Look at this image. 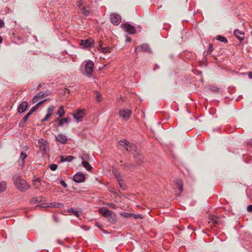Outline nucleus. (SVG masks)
Here are the masks:
<instances>
[{
  "mask_svg": "<svg viewBox=\"0 0 252 252\" xmlns=\"http://www.w3.org/2000/svg\"><path fill=\"white\" fill-rule=\"evenodd\" d=\"M133 155H134V157H135V155L133 153Z\"/></svg>",
  "mask_w": 252,
  "mask_h": 252,
  "instance_id": "nucleus-58",
  "label": "nucleus"
},
{
  "mask_svg": "<svg viewBox=\"0 0 252 252\" xmlns=\"http://www.w3.org/2000/svg\"><path fill=\"white\" fill-rule=\"evenodd\" d=\"M126 166L129 168V169H131L132 167L133 166H134L133 165H132V164H129V165H126Z\"/></svg>",
  "mask_w": 252,
  "mask_h": 252,
  "instance_id": "nucleus-50",
  "label": "nucleus"
},
{
  "mask_svg": "<svg viewBox=\"0 0 252 252\" xmlns=\"http://www.w3.org/2000/svg\"><path fill=\"white\" fill-rule=\"evenodd\" d=\"M53 206L55 207L62 208L63 206V205L62 203H54Z\"/></svg>",
  "mask_w": 252,
  "mask_h": 252,
  "instance_id": "nucleus-35",
  "label": "nucleus"
},
{
  "mask_svg": "<svg viewBox=\"0 0 252 252\" xmlns=\"http://www.w3.org/2000/svg\"><path fill=\"white\" fill-rule=\"evenodd\" d=\"M212 220L213 221V222L216 224H219L220 223V220L219 218L217 217H213L212 218Z\"/></svg>",
  "mask_w": 252,
  "mask_h": 252,
  "instance_id": "nucleus-31",
  "label": "nucleus"
},
{
  "mask_svg": "<svg viewBox=\"0 0 252 252\" xmlns=\"http://www.w3.org/2000/svg\"><path fill=\"white\" fill-rule=\"evenodd\" d=\"M235 36L240 41H242L244 38V32L240 31L238 30H235L234 32Z\"/></svg>",
  "mask_w": 252,
  "mask_h": 252,
  "instance_id": "nucleus-17",
  "label": "nucleus"
},
{
  "mask_svg": "<svg viewBox=\"0 0 252 252\" xmlns=\"http://www.w3.org/2000/svg\"><path fill=\"white\" fill-rule=\"evenodd\" d=\"M57 165L56 164H52L50 165V168L52 171H55L57 168Z\"/></svg>",
  "mask_w": 252,
  "mask_h": 252,
  "instance_id": "nucleus-34",
  "label": "nucleus"
},
{
  "mask_svg": "<svg viewBox=\"0 0 252 252\" xmlns=\"http://www.w3.org/2000/svg\"><path fill=\"white\" fill-rule=\"evenodd\" d=\"M119 145L122 146L123 148H124L127 151H129L131 150H133L134 149L136 148L134 146H130V143L125 140L120 141L119 142Z\"/></svg>",
  "mask_w": 252,
  "mask_h": 252,
  "instance_id": "nucleus-8",
  "label": "nucleus"
},
{
  "mask_svg": "<svg viewBox=\"0 0 252 252\" xmlns=\"http://www.w3.org/2000/svg\"><path fill=\"white\" fill-rule=\"evenodd\" d=\"M217 39L219 40V41H221V42H224V43H227V39L224 36H221V35H218L217 37Z\"/></svg>",
  "mask_w": 252,
  "mask_h": 252,
  "instance_id": "nucleus-28",
  "label": "nucleus"
},
{
  "mask_svg": "<svg viewBox=\"0 0 252 252\" xmlns=\"http://www.w3.org/2000/svg\"><path fill=\"white\" fill-rule=\"evenodd\" d=\"M14 183L16 188L21 191L24 192L29 189L30 185L20 176L15 175L13 177Z\"/></svg>",
  "mask_w": 252,
  "mask_h": 252,
  "instance_id": "nucleus-1",
  "label": "nucleus"
},
{
  "mask_svg": "<svg viewBox=\"0 0 252 252\" xmlns=\"http://www.w3.org/2000/svg\"><path fill=\"white\" fill-rule=\"evenodd\" d=\"M60 184L64 188H66L67 187V184L65 183V182L63 180H61L60 181Z\"/></svg>",
  "mask_w": 252,
  "mask_h": 252,
  "instance_id": "nucleus-39",
  "label": "nucleus"
},
{
  "mask_svg": "<svg viewBox=\"0 0 252 252\" xmlns=\"http://www.w3.org/2000/svg\"><path fill=\"white\" fill-rule=\"evenodd\" d=\"M121 215L122 216H123L124 218H130L132 216L133 214L131 213H128L126 212H123L121 213Z\"/></svg>",
  "mask_w": 252,
  "mask_h": 252,
  "instance_id": "nucleus-30",
  "label": "nucleus"
},
{
  "mask_svg": "<svg viewBox=\"0 0 252 252\" xmlns=\"http://www.w3.org/2000/svg\"><path fill=\"white\" fill-rule=\"evenodd\" d=\"M83 65L86 75L88 77H90L94 68V63L93 62L90 60L86 61L83 62Z\"/></svg>",
  "mask_w": 252,
  "mask_h": 252,
  "instance_id": "nucleus-3",
  "label": "nucleus"
},
{
  "mask_svg": "<svg viewBox=\"0 0 252 252\" xmlns=\"http://www.w3.org/2000/svg\"><path fill=\"white\" fill-rule=\"evenodd\" d=\"M39 99L38 98V97L36 95L34 96V97L32 99V103L34 104L36 103Z\"/></svg>",
  "mask_w": 252,
  "mask_h": 252,
  "instance_id": "nucleus-37",
  "label": "nucleus"
},
{
  "mask_svg": "<svg viewBox=\"0 0 252 252\" xmlns=\"http://www.w3.org/2000/svg\"><path fill=\"white\" fill-rule=\"evenodd\" d=\"M82 13L84 15L88 16L90 13V11L87 8H84L82 9Z\"/></svg>",
  "mask_w": 252,
  "mask_h": 252,
  "instance_id": "nucleus-33",
  "label": "nucleus"
},
{
  "mask_svg": "<svg viewBox=\"0 0 252 252\" xmlns=\"http://www.w3.org/2000/svg\"><path fill=\"white\" fill-rule=\"evenodd\" d=\"M27 155L24 152H22L20 154V160H21V164L23 166L24 163V160L27 158Z\"/></svg>",
  "mask_w": 252,
  "mask_h": 252,
  "instance_id": "nucleus-22",
  "label": "nucleus"
},
{
  "mask_svg": "<svg viewBox=\"0 0 252 252\" xmlns=\"http://www.w3.org/2000/svg\"><path fill=\"white\" fill-rule=\"evenodd\" d=\"M48 94L47 93H44L43 92H40L36 94V96L38 97L39 99H41L44 97L46 96H47Z\"/></svg>",
  "mask_w": 252,
  "mask_h": 252,
  "instance_id": "nucleus-26",
  "label": "nucleus"
},
{
  "mask_svg": "<svg viewBox=\"0 0 252 252\" xmlns=\"http://www.w3.org/2000/svg\"><path fill=\"white\" fill-rule=\"evenodd\" d=\"M73 213L76 217H78L79 216V213L78 211H73Z\"/></svg>",
  "mask_w": 252,
  "mask_h": 252,
  "instance_id": "nucleus-47",
  "label": "nucleus"
},
{
  "mask_svg": "<svg viewBox=\"0 0 252 252\" xmlns=\"http://www.w3.org/2000/svg\"><path fill=\"white\" fill-rule=\"evenodd\" d=\"M110 19L113 24L118 25L121 21V17L117 14H111L110 15Z\"/></svg>",
  "mask_w": 252,
  "mask_h": 252,
  "instance_id": "nucleus-11",
  "label": "nucleus"
},
{
  "mask_svg": "<svg viewBox=\"0 0 252 252\" xmlns=\"http://www.w3.org/2000/svg\"><path fill=\"white\" fill-rule=\"evenodd\" d=\"M175 185H176V187L179 188V193L181 194L183 190V185L182 181L181 180L178 179L175 182Z\"/></svg>",
  "mask_w": 252,
  "mask_h": 252,
  "instance_id": "nucleus-18",
  "label": "nucleus"
},
{
  "mask_svg": "<svg viewBox=\"0 0 252 252\" xmlns=\"http://www.w3.org/2000/svg\"><path fill=\"white\" fill-rule=\"evenodd\" d=\"M56 140L62 144H65L67 141L66 136L62 134H59L56 136Z\"/></svg>",
  "mask_w": 252,
  "mask_h": 252,
  "instance_id": "nucleus-15",
  "label": "nucleus"
},
{
  "mask_svg": "<svg viewBox=\"0 0 252 252\" xmlns=\"http://www.w3.org/2000/svg\"><path fill=\"white\" fill-rule=\"evenodd\" d=\"M83 3V1L80 0L78 2V5L80 6Z\"/></svg>",
  "mask_w": 252,
  "mask_h": 252,
  "instance_id": "nucleus-52",
  "label": "nucleus"
},
{
  "mask_svg": "<svg viewBox=\"0 0 252 252\" xmlns=\"http://www.w3.org/2000/svg\"><path fill=\"white\" fill-rule=\"evenodd\" d=\"M6 188V184L4 182L0 183V193L5 190Z\"/></svg>",
  "mask_w": 252,
  "mask_h": 252,
  "instance_id": "nucleus-27",
  "label": "nucleus"
},
{
  "mask_svg": "<svg viewBox=\"0 0 252 252\" xmlns=\"http://www.w3.org/2000/svg\"><path fill=\"white\" fill-rule=\"evenodd\" d=\"M96 100L98 102H99L101 101V99L100 98V95L98 94V93H96Z\"/></svg>",
  "mask_w": 252,
  "mask_h": 252,
  "instance_id": "nucleus-45",
  "label": "nucleus"
},
{
  "mask_svg": "<svg viewBox=\"0 0 252 252\" xmlns=\"http://www.w3.org/2000/svg\"><path fill=\"white\" fill-rule=\"evenodd\" d=\"M68 211L69 212H71L73 213V211H74V210L72 208H71V209L68 210Z\"/></svg>",
  "mask_w": 252,
  "mask_h": 252,
  "instance_id": "nucleus-53",
  "label": "nucleus"
},
{
  "mask_svg": "<svg viewBox=\"0 0 252 252\" xmlns=\"http://www.w3.org/2000/svg\"><path fill=\"white\" fill-rule=\"evenodd\" d=\"M28 106V102L27 101L22 102L19 106L18 111L19 113H23L25 112Z\"/></svg>",
  "mask_w": 252,
  "mask_h": 252,
  "instance_id": "nucleus-16",
  "label": "nucleus"
},
{
  "mask_svg": "<svg viewBox=\"0 0 252 252\" xmlns=\"http://www.w3.org/2000/svg\"><path fill=\"white\" fill-rule=\"evenodd\" d=\"M98 212L103 216L107 217L110 221L114 222L116 221V215L114 213L109 211L108 209L103 207L99 209Z\"/></svg>",
  "mask_w": 252,
  "mask_h": 252,
  "instance_id": "nucleus-2",
  "label": "nucleus"
},
{
  "mask_svg": "<svg viewBox=\"0 0 252 252\" xmlns=\"http://www.w3.org/2000/svg\"><path fill=\"white\" fill-rule=\"evenodd\" d=\"M82 164L88 171H90L92 168L91 165L87 161H82Z\"/></svg>",
  "mask_w": 252,
  "mask_h": 252,
  "instance_id": "nucleus-24",
  "label": "nucleus"
},
{
  "mask_svg": "<svg viewBox=\"0 0 252 252\" xmlns=\"http://www.w3.org/2000/svg\"><path fill=\"white\" fill-rule=\"evenodd\" d=\"M32 183L33 186L35 187L36 188L39 189V187L41 185V180L39 178H36L32 180Z\"/></svg>",
  "mask_w": 252,
  "mask_h": 252,
  "instance_id": "nucleus-21",
  "label": "nucleus"
},
{
  "mask_svg": "<svg viewBox=\"0 0 252 252\" xmlns=\"http://www.w3.org/2000/svg\"><path fill=\"white\" fill-rule=\"evenodd\" d=\"M131 41V38L129 37H128L127 36H126V41L127 42H129Z\"/></svg>",
  "mask_w": 252,
  "mask_h": 252,
  "instance_id": "nucleus-48",
  "label": "nucleus"
},
{
  "mask_svg": "<svg viewBox=\"0 0 252 252\" xmlns=\"http://www.w3.org/2000/svg\"><path fill=\"white\" fill-rule=\"evenodd\" d=\"M46 100V99H44L43 100H41V101H39L37 104L36 105V107L37 108H38V107L41 105L42 104L44 101H45Z\"/></svg>",
  "mask_w": 252,
  "mask_h": 252,
  "instance_id": "nucleus-41",
  "label": "nucleus"
},
{
  "mask_svg": "<svg viewBox=\"0 0 252 252\" xmlns=\"http://www.w3.org/2000/svg\"><path fill=\"white\" fill-rule=\"evenodd\" d=\"M57 242H58V243L61 244V243H60V241L59 240H57Z\"/></svg>",
  "mask_w": 252,
  "mask_h": 252,
  "instance_id": "nucleus-57",
  "label": "nucleus"
},
{
  "mask_svg": "<svg viewBox=\"0 0 252 252\" xmlns=\"http://www.w3.org/2000/svg\"><path fill=\"white\" fill-rule=\"evenodd\" d=\"M2 41V38L0 36V43H1Z\"/></svg>",
  "mask_w": 252,
  "mask_h": 252,
  "instance_id": "nucleus-56",
  "label": "nucleus"
},
{
  "mask_svg": "<svg viewBox=\"0 0 252 252\" xmlns=\"http://www.w3.org/2000/svg\"><path fill=\"white\" fill-rule=\"evenodd\" d=\"M85 180V176L81 173H77L73 176V180L77 183L83 182Z\"/></svg>",
  "mask_w": 252,
  "mask_h": 252,
  "instance_id": "nucleus-13",
  "label": "nucleus"
},
{
  "mask_svg": "<svg viewBox=\"0 0 252 252\" xmlns=\"http://www.w3.org/2000/svg\"><path fill=\"white\" fill-rule=\"evenodd\" d=\"M4 23L3 21L0 19V28H2L4 26Z\"/></svg>",
  "mask_w": 252,
  "mask_h": 252,
  "instance_id": "nucleus-46",
  "label": "nucleus"
},
{
  "mask_svg": "<svg viewBox=\"0 0 252 252\" xmlns=\"http://www.w3.org/2000/svg\"><path fill=\"white\" fill-rule=\"evenodd\" d=\"M82 161H86L89 159V156L87 154H83L82 156L79 157Z\"/></svg>",
  "mask_w": 252,
  "mask_h": 252,
  "instance_id": "nucleus-29",
  "label": "nucleus"
},
{
  "mask_svg": "<svg viewBox=\"0 0 252 252\" xmlns=\"http://www.w3.org/2000/svg\"><path fill=\"white\" fill-rule=\"evenodd\" d=\"M54 109V106L53 105H50L47 109V114L45 117L41 120V122L47 121L49 118L52 115L53 111Z\"/></svg>",
  "mask_w": 252,
  "mask_h": 252,
  "instance_id": "nucleus-12",
  "label": "nucleus"
},
{
  "mask_svg": "<svg viewBox=\"0 0 252 252\" xmlns=\"http://www.w3.org/2000/svg\"><path fill=\"white\" fill-rule=\"evenodd\" d=\"M132 114V111L129 109H123L119 111L120 117L123 120H127L129 119Z\"/></svg>",
  "mask_w": 252,
  "mask_h": 252,
  "instance_id": "nucleus-5",
  "label": "nucleus"
},
{
  "mask_svg": "<svg viewBox=\"0 0 252 252\" xmlns=\"http://www.w3.org/2000/svg\"><path fill=\"white\" fill-rule=\"evenodd\" d=\"M30 116L27 114L24 118L21 120L19 123V126H23L24 124L26 122V121L28 120L29 117Z\"/></svg>",
  "mask_w": 252,
  "mask_h": 252,
  "instance_id": "nucleus-25",
  "label": "nucleus"
},
{
  "mask_svg": "<svg viewBox=\"0 0 252 252\" xmlns=\"http://www.w3.org/2000/svg\"><path fill=\"white\" fill-rule=\"evenodd\" d=\"M38 108L35 105L34 107H33L31 109L29 112L27 113V114L30 116L33 112H34Z\"/></svg>",
  "mask_w": 252,
  "mask_h": 252,
  "instance_id": "nucleus-32",
  "label": "nucleus"
},
{
  "mask_svg": "<svg viewBox=\"0 0 252 252\" xmlns=\"http://www.w3.org/2000/svg\"><path fill=\"white\" fill-rule=\"evenodd\" d=\"M107 205L111 208H113V209H116V206L115 205H114V204L113 203H109V204H107Z\"/></svg>",
  "mask_w": 252,
  "mask_h": 252,
  "instance_id": "nucleus-40",
  "label": "nucleus"
},
{
  "mask_svg": "<svg viewBox=\"0 0 252 252\" xmlns=\"http://www.w3.org/2000/svg\"><path fill=\"white\" fill-rule=\"evenodd\" d=\"M103 45V43L101 41H99V46L98 47H102Z\"/></svg>",
  "mask_w": 252,
  "mask_h": 252,
  "instance_id": "nucleus-51",
  "label": "nucleus"
},
{
  "mask_svg": "<svg viewBox=\"0 0 252 252\" xmlns=\"http://www.w3.org/2000/svg\"><path fill=\"white\" fill-rule=\"evenodd\" d=\"M57 114L60 117H62L64 115L65 111L64 110V107L63 106L60 107L59 109L58 110Z\"/></svg>",
  "mask_w": 252,
  "mask_h": 252,
  "instance_id": "nucleus-23",
  "label": "nucleus"
},
{
  "mask_svg": "<svg viewBox=\"0 0 252 252\" xmlns=\"http://www.w3.org/2000/svg\"><path fill=\"white\" fill-rule=\"evenodd\" d=\"M57 121L59 123L60 126H63L65 124L68 125L71 122V119L69 117H66L63 119L58 118Z\"/></svg>",
  "mask_w": 252,
  "mask_h": 252,
  "instance_id": "nucleus-14",
  "label": "nucleus"
},
{
  "mask_svg": "<svg viewBox=\"0 0 252 252\" xmlns=\"http://www.w3.org/2000/svg\"><path fill=\"white\" fill-rule=\"evenodd\" d=\"M80 44L83 46V48H91L94 45V40L91 38L88 39L82 40Z\"/></svg>",
  "mask_w": 252,
  "mask_h": 252,
  "instance_id": "nucleus-7",
  "label": "nucleus"
},
{
  "mask_svg": "<svg viewBox=\"0 0 252 252\" xmlns=\"http://www.w3.org/2000/svg\"><path fill=\"white\" fill-rule=\"evenodd\" d=\"M213 50V46L212 44L209 45V50L211 52Z\"/></svg>",
  "mask_w": 252,
  "mask_h": 252,
  "instance_id": "nucleus-49",
  "label": "nucleus"
},
{
  "mask_svg": "<svg viewBox=\"0 0 252 252\" xmlns=\"http://www.w3.org/2000/svg\"><path fill=\"white\" fill-rule=\"evenodd\" d=\"M135 52H150V48L146 44H143L135 48Z\"/></svg>",
  "mask_w": 252,
  "mask_h": 252,
  "instance_id": "nucleus-10",
  "label": "nucleus"
},
{
  "mask_svg": "<svg viewBox=\"0 0 252 252\" xmlns=\"http://www.w3.org/2000/svg\"><path fill=\"white\" fill-rule=\"evenodd\" d=\"M85 109H77L72 114L73 118L76 120L77 122H79L84 117L86 114Z\"/></svg>",
  "mask_w": 252,
  "mask_h": 252,
  "instance_id": "nucleus-4",
  "label": "nucleus"
},
{
  "mask_svg": "<svg viewBox=\"0 0 252 252\" xmlns=\"http://www.w3.org/2000/svg\"><path fill=\"white\" fill-rule=\"evenodd\" d=\"M249 78L252 79V73H250L249 74Z\"/></svg>",
  "mask_w": 252,
  "mask_h": 252,
  "instance_id": "nucleus-54",
  "label": "nucleus"
},
{
  "mask_svg": "<svg viewBox=\"0 0 252 252\" xmlns=\"http://www.w3.org/2000/svg\"><path fill=\"white\" fill-rule=\"evenodd\" d=\"M119 184H120V187L123 189H126V186L122 183H121V182H119Z\"/></svg>",
  "mask_w": 252,
  "mask_h": 252,
  "instance_id": "nucleus-43",
  "label": "nucleus"
},
{
  "mask_svg": "<svg viewBox=\"0 0 252 252\" xmlns=\"http://www.w3.org/2000/svg\"><path fill=\"white\" fill-rule=\"evenodd\" d=\"M212 91L213 92H219L220 91V89L217 88V87H213L212 88Z\"/></svg>",
  "mask_w": 252,
  "mask_h": 252,
  "instance_id": "nucleus-42",
  "label": "nucleus"
},
{
  "mask_svg": "<svg viewBox=\"0 0 252 252\" xmlns=\"http://www.w3.org/2000/svg\"><path fill=\"white\" fill-rule=\"evenodd\" d=\"M74 157L72 156H68L67 157H64L63 156L61 157V162L68 161L70 162L74 159Z\"/></svg>",
  "mask_w": 252,
  "mask_h": 252,
  "instance_id": "nucleus-19",
  "label": "nucleus"
},
{
  "mask_svg": "<svg viewBox=\"0 0 252 252\" xmlns=\"http://www.w3.org/2000/svg\"><path fill=\"white\" fill-rule=\"evenodd\" d=\"M247 211L248 212H252V205H249L247 207Z\"/></svg>",
  "mask_w": 252,
  "mask_h": 252,
  "instance_id": "nucleus-44",
  "label": "nucleus"
},
{
  "mask_svg": "<svg viewBox=\"0 0 252 252\" xmlns=\"http://www.w3.org/2000/svg\"><path fill=\"white\" fill-rule=\"evenodd\" d=\"M24 149H25V150H28V146H25V147H24Z\"/></svg>",
  "mask_w": 252,
  "mask_h": 252,
  "instance_id": "nucleus-55",
  "label": "nucleus"
},
{
  "mask_svg": "<svg viewBox=\"0 0 252 252\" xmlns=\"http://www.w3.org/2000/svg\"><path fill=\"white\" fill-rule=\"evenodd\" d=\"M37 145L41 151L45 152L48 145V142L44 139L41 138L38 140Z\"/></svg>",
  "mask_w": 252,
  "mask_h": 252,
  "instance_id": "nucleus-9",
  "label": "nucleus"
},
{
  "mask_svg": "<svg viewBox=\"0 0 252 252\" xmlns=\"http://www.w3.org/2000/svg\"><path fill=\"white\" fill-rule=\"evenodd\" d=\"M115 177L117 178L118 181L119 182H121L122 181V177L120 175V174H118V173H116L115 174Z\"/></svg>",
  "mask_w": 252,
  "mask_h": 252,
  "instance_id": "nucleus-36",
  "label": "nucleus"
},
{
  "mask_svg": "<svg viewBox=\"0 0 252 252\" xmlns=\"http://www.w3.org/2000/svg\"><path fill=\"white\" fill-rule=\"evenodd\" d=\"M132 216H133V217L135 219H142L143 218L142 216L141 215H135V214H133Z\"/></svg>",
  "mask_w": 252,
  "mask_h": 252,
  "instance_id": "nucleus-38",
  "label": "nucleus"
},
{
  "mask_svg": "<svg viewBox=\"0 0 252 252\" xmlns=\"http://www.w3.org/2000/svg\"><path fill=\"white\" fill-rule=\"evenodd\" d=\"M122 28L126 32L130 34H134L135 32V28L131 25L125 23L121 25Z\"/></svg>",
  "mask_w": 252,
  "mask_h": 252,
  "instance_id": "nucleus-6",
  "label": "nucleus"
},
{
  "mask_svg": "<svg viewBox=\"0 0 252 252\" xmlns=\"http://www.w3.org/2000/svg\"><path fill=\"white\" fill-rule=\"evenodd\" d=\"M97 49L100 52L103 53H108L110 52L111 48L108 47H98Z\"/></svg>",
  "mask_w": 252,
  "mask_h": 252,
  "instance_id": "nucleus-20",
  "label": "nucleus"
}]
</instances>
